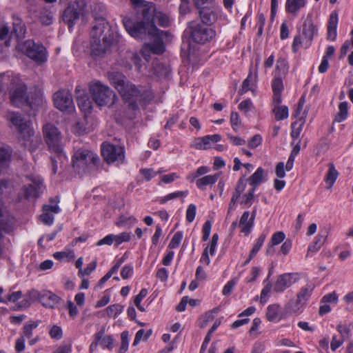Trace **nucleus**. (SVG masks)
<instances>
[{
  "instance_id": "1",
  "label": "nucleus",
  "mask_w": 353,
  "mask_h": 353,
  "mask_svg": "<svg viewBox=\"0 0 353 353\" xmlns=\"http://www.w3.org/2000/svg\"><path fill=\"white\" fill-rule=\"evenodd\" d=\"M7 93L9 95L10 104L15 108L26 105L34 109L43 103L41 94L30 97L26 85L19 77L9 72H3L0 74V98H3Z\"/></svg>"
},
{
  "instance_id": "2",
  "label": "nucleus",
  "mask_w": 353,
  "mask_h": 353,
  "mask_svg": "<svg viewBox=\"0 0 353 353\" xmlns=\"http://www.w3.org/2000/svg\"><path fill=\"white\" fill-rule=\"evenodd\" d=\"M123 23L128 34L137 39H143L147 34L155 36L151 43H148L145 47L149 48L154 54H160L165 51V46L162 37L167 32L159 30L153 21L145 23L144 21H133L128 17L123 19Z\"/></svg>"
},
{
  "instance_id": "3",
  "label": "nucleus",
  "mask_w": 353,
  "mask_h": 353,
  "mask_svg": "<svg viewBox=\"0 0 353 353\" xmlns=\"http://www.w3.org/2000/svg\"><path fill=\"white\" fill-rule=\"evenodd\" d=\"M127 110L126 117L130 119L135 117L139 108L149 104L154 99V93L151 90L142 85H136L130 82L119 92Z\"/></svg>"
},
{
  "instance_id": "4",
  "label": "nucleus",
  "mask_w": 353,
  "mask_h": 353,
  "mask_svg": "<svg viewBox=\"0 0 353 353\" xmlns=\"http://www.w3.org/2000/svg\"><path fill=\"white\" fill-rule=\"evenodd\" d=\"M90 37L91 52L94 57H103L109 52L114 42L111 28L104 18L96 19Z\"/></svg>"
},
{
  "instance_id": "5",
  "label": "nucleus",
  "mask_w": 353,
  "mask_h": 353,
  "mask_svg": "<svg viewBox=\"0 0 353 353\" xmlns=\"http://www.w3.org/2000/svg\"><path fill=\"white\" fill-rule=\"evenodd\" d=\"M6 119L16 128L24 141L23 144L25 148L33 152L39 147L41 139L34 136V132L30 120L25 119L21 113L14 111H8Z\"/></svg>"
},
{
  "instance_id": "6",
  "label": "nucleus",
  "mask_w": 353,
  "mask_h": 353,
  "mask_svg": "<svg viewBox=\"0 0 353 353\" xmlns=\"http://www.w3.org/2000/svg\"><path fill=\"white\" fill-rule=\"evenodd\" d=\"M43 133L49 150L55 155L50 157L52 171L53 174H55L57 172L58 161H62L65 159L63 153L61 134L59 129L52 123H46L43 127Z\"/></svg>"
},
{
  "instance_id": "7",
  "label": "nucleus",
  "mask_w": 353,
  "mask_h": 353,
  "mask_svg": "<svg viewBox=\"0 0 353 353\" xmlns=\"http://www.w3.org/2000/svg\"><path fill=\"white\" fill-rule=\"evenodd\" d=\"M72 166L76 172L82 174L92 170L101 171L102 164L99 157L91 150L79 149L72 158Z\"/></svg>"
},
{
  "instance_id": "8",
  "label": "nucleus",
  "mask_w": 353,
  "mask_h": 353,
  "mask_svg": "<svg viewBox=\"0 0 353 353\" xmlns=\"http://www.w3.org/2000/svg\"><path fill=\"white\" fill-rule=\"evenodd\" d=\"M89 91L93 101L98 106H112L118 99L115 92L99 81L90 82Z\"/></svg>"
},
{
  "instance_id": "9",
  "label": "nucleus",
  "mask_w": 353,
  "mask_h": 353,
  "mask_svg": "<svg viewBox=\"0 0 353 353\" xmlns=\"http://www.w3.org/2000/svg\"><path fill=\"white\" fill-rule=\"evenodd\" d=\"M314 290V285L312 283H307L301 288L298 292L296 298L290 299L284 307L286 314H295L301 312L307 302L311 297Z\"/></svg>"
},
{
  "instance_id": "10",
  "label": "nucleus",
  "mask_w": 353,
  "mask_h": 353,
  "mask_svg": "<svg viewBox=\"0 0 353 353\" xmlns=\"http://www.w3.org/2000/svg\"><path fill=\"white\" fill-rule=\"evenodd\" d=\"M39 300V302L46 307H54L60 301V298L55 294L50 291L39 292L32 290L26 294L25 298L19 303V308L27 307L30 306V301Z\"/></svg>"
},
{
  "instance_id": "11",
  "label": "nucleus",
  "mask_w": 353,
  "mask_h": 353,
  "mask_svg": "<svg viewBox=\"0 0 353 353\" xmlns=\"http://www.w3.org/2000/svg\"><path fill=\"white\" fill-rule=\"evenodd\" d=\"M85 0H74L69 3L62 13V20L68 25L69 30L72 29L76 21L87 12Z\"/></svg>"
},
{
  "instance_id": "12",
  "label": "nucleus",
  "mask_w": 353,
  "mask_h": 353,
  "mask_svg": "<svg viewBox=\"0 0 353 353\" xmlns=\"http://www.w3.org/2000/svg\"><path fill=\"white\" fill-rule=\"evenodd\" d=\"M186 30L190 34L192 40L200 44L210 41L216 36V32L212 28L198 21L189 22Z\"/></svg>"
},
{
  "instance_id": "13",
  "label": "nucleus",
  "mask_w": 353,
  "mask_h": 353,
  "mask_svg": "<svg viewBox=\"0 0 353 353\" xmlns=\"http://www.w3.org/2000/svg\"><path fill=\"white\" fill-rule=\"evenodd\" d=\"M18 49L38 63H43L47 60L46 48L41 43H35L33 40L28 39L19 43Z\"/></svg>"
},
{
  "instance_id": "14",
  "label": "nucleus",
  "mask_w": 353,
  "mask_h": 353,
  "mask_svg": "<svg viewBox=\"0 0 353 353\" xmlns=\"http://www.w3.org/2000/svg\"><path fill=\"white\" fill-rule=\"evenodd\" d=\"M101 150L103 160L108 164L115 163L116 165H119L123 163L125 159L123 147L109 143H103L101 146Z\"/></svg>"
},
{
  "instance_id": "15",
  "label": "nucleus",
  "mask_w": 353,
  "mask_h": 353,
  "mask_svg": "<svg viewBox=\"0 0 353 353\" xmlns=\"http://www.w3.org/2000/svg\"><path fill=\"white\" fill-rule=\"evenodd\" d=\"M54 106L62 112H70L74 109L71 93L65 90H59L53 95Z\"/></svg>"
},
{
  "instance_id": "16",
  "label": "nucleus",
  "mask_w": 353,
  "mask_h": 353,
  "mask_svg": "<svg viewBox=\"0 0 353 353\" xmlns=\"http://www.w3.org/2000/svg\"><path fill=\"white\" fill-rule=\"evenodd\" d=\"M39 323L40 321H28L23 325L22 333L15 342V350L18 353L24 350L26 338L30 339L32 336L33 330L39 326Z\"/></svg>"
},
{
  "instance_id": "17",
  "label": "nucleus",
  "mask_w": 353,
  "mask_h": 353,
  "mask_svg": "<svg viewBox=\"0 0 353 353\" xmlns=\"http://www.w3.org/2000/svg\"><path fill=\"white\" fill-rule=\"evenodd\" d=\"M299 279L298 273H284L278 276L276 281L273 290L275 292H283L285 289L290 288Z\"/></svg>"
},
{
  "instance_id": "18",
  "label": "nucleus",
  "mask_w": 353,
  "mask_h": 353,
  "mask_svg": "<svg viewBox=\"0 0 353 353\" xmlns=\"http://www.w3.org/2000/svg\"><path fill=\"white\" fill-rule=\"evenodd\" d=\"M29 179L32 183L23 188L24 196L26 199L30 197L37 198L43 189V180L39 176H30Z\"/></svg>"
},
{
  "instance_id": "19",
  "label": "nucleus",
  "mask_w": 353,
  "mask_h": 353,
  "mask_svg": "<svg viewBox=\"0 0 353 353\" xmlns=\"http://www.w3.org/2000/svg\"><path fill=\"white\" fill-rule=\"evenodd\" d=\"M199 14L203 24L211 26L217 19L219 9L215 6H201Z\"/></svg>"
},
{
  "instance_id": "20",
  "label": "nucleus",
  "mask_w": 353,
  "mask_h": 353,
  "mask_svg": "<svg viewBox=\"0 0 353 353\" xmlns=\"http://www.w3.org/2000/svg\"><path fill=\"white\" fill-rule=\"evenodd\" d=\"M108 79L110 83L119 92L123 90L129 81L125 76L119 72H110L108 74Z\"/></svg>"
},
{
  "instance_id": "21",
  "label": "nucleus",
  "mask_w": 353,
  "mask_h": 353,
  "mask_svg": "<svg viewBox=\"0 0 353 353\" xmlns=\"http://www.w3.org/2000/svg\"><path fill=\"white\" fill-rule=\"evenodd\" d=\"M77 101L79 108L85 112H90L92 109V102L90 101L88 95L80 90V86L76 87Z\"/></svg>"
},
{
  "instance_id": "22",
  "label": "nucleus",
  "mask_w": 353,
  "mask_h": 353,
  "mask_svg": "<svg viewBox=\"0 0 353 353\" xmlns=\"http://www.w3.org/2000/svg\"><path fill=\"white\" fill-rule=\"evenodd\" d=\"M12 30L11 31L12 35L19 39L24 38L26 33V25L22 19L16 14H13L12 16Z\"/></svg>"
},
{
  "instance_id": "23",
  "label": "nucleus",
  "mask_w": 353,
  "mask_h": 353,
  "mask_svg": "<svg viewBox=\"0 0 353 353\" xmlns=\"http://www.w3.org/2000/svg\"><path fill=\"white\" fill-rule=\"evenodd\" d=\"M142 15L143 19L141 21H144L145 23L153 21L154 23L157 22L160 26L163 28L169 26L170 21L168 17L162 12L156 13L152 16V18H150L151 14L150 13H146V11L144 10Z\"/></svg>"
},
{
  "instance_id": "24",
  "label": "nucleus",
  "mask_w": 353,
  "mask_h": 353,
  "mask_svg": "<svg viewBox=\"0 0 353 353\" xmlns=\"http://www.w3.org/2000/svg\"><path fill=\"white\" fill-rule=\"evenodd\" d=\"M12 150L8 145L0 143V174L7 169L11 160Z\"/></svg>"
},
{
  "instance_id": "25",
  "label": "nucleus",
  "mask_w": 353,
  "mask_h": 353,
  "mask_svg": "<svg viewBox=\"0 0 353 353\" xmlns=\"http://www.w3.org/2000/svg\"><path fill=\"white\" fill-rule=\"evenodd\" d=\"M338 24V13L333 11L330 15L327 23V39L332 41H335L337 35L336 28Z\"/></svg>"
},
{
  "instance_id": "26",
  "label": "nucleus",
  "mask_w": 353,
  "mask_h": 353,
  "mask_svg": "<svg viewBox=\"0 0 353 353\" xmlns=\"http://www.w3.org/2000/svg\"><path fill=\"white\" fill-rule=\"evenodd\" d=\"M317 28L314 24L312 17L308 16L303 25V35L305 39H307L309 42H311L314 38V34L317 33Z\"/></svg>"
},
{
  "instance_id": "27",
  "label": "nucleus",
  "mask_w": 353,
  "mask_h": 353,
  "mask_svg": "<svg viewBox=\"0 0 353 353\" xmlns=\"http://www.w3.org/2000/svg\"><path fill=\"white\" fill-rule=\"evenodd\" d=\"M307 0H286L285 10L287 12L296 16L300 9L304 8Z\"/></svg>"
},
{
  "instance_id": "28",
  "label": "nucleus",
  "mask_w": 353,
  "mask_h": 353,
  "mask_svg": "<svg viewBox=\"0 0 353 353\" xmlns=\"http://www.w3.org/2000/svg\"><path fill=\"white\" fill-rule=\"evenodd\" d=\"M254 221L250 218V212L245 211L239 221V226L241 228V232L244 233L245 235L249 234L252 228L254 225Z\"/></svg>"
},
{
  "instance_id": "29",
  "label": "nucleus",
  "mask_w": 353,
  "mask_h": 353,
  "mask_svg": "<svg viewBox=\"0 0 353 353\" xmlns=\"http://www.w3.org/2000/svg\"><path fill=\"white\" fill-rule=\"evenodd\" d=\"M328 170L326 174L324 176V181L328 183V189H330L334 184L336 180L337 179L339 173L336 170L334 167V165L332 163H329L327 164Z\"/></svg>"
},
{
  "instance_id": "30",
  "label": "nucleus",
  "mask_w": 353,
  "mask_h": 353,
  "mask_svg": "<svg viewBox=\"0 0 353 353\" xmlns=\"http://www.w3.org/2000/svg\"><path fill=\"white\" fill-rule=\"evenodd\" d=\"M219 177V174L206 175L196 181V186L201 190H204L207 185H214Z\"/></svg>"
},
{
  "instance_id": "31",
  "label": "nucleus",
  "mask_w": 353,
  "mask_h": 353,
  "mask_svg": "<svg viewBox=\"0 0 353 353\" xmlns=\"http://www.w3.org/2000/svg\"><path fill=\"white\" fill-rule=\"evenodd\" d=\"M264 174V170L261 167H259L256 172L248 178V181L252 188L256 190V187L261 184L263 181Z\"/></svg>"
},
{
  "instance_id": "32",
  "label": "nucleus",
  "mask_w": 353,
  "mask_h": 353,
  "mask_svg": "<svg viewBox=\"0 0 353 353\" xmlns=\"http://www.w3.org/2000/svg\"><path fill=\"white\" fill-rule=\"evenodd\" d=\"M256 74H254L252 69H250L247 78L243 81L241 88L239 90L240 94H243L252 90V87L256 82Z\"/></svg>"
},
{
  "instance_id": "33",
  "label": "nucleus",
  "mask_w": 353,
  "mask_h": 353,
  "mask_svg": "<svg viewBox=\"0 0 353 353\" xmlns=\"http://www.w3.org/2000/svg\"><path fill=\"white\" fill-rule=\"evenodd\" d=\"M288 72V61L283 59L280 58L277 60L276 64V69L274 71V76L284 77Z\"/></svg>"
},
{
  "instance_id": "34",
  "label": "nucleus",
  "mask_w": 353,
  "mask_h": 353,
  "mask_svg": "<svg viewBox=\"0 0 353 353\" xmlns=\"http://www.w3.org/2000/svg\"><path fill=\"white\" fill-rule=\"evenodd\" d=\"M49 204L43 205V211H49L55 214L60 212V208L58 205L59 203V197L56 196L49 199Z\"/></svg>"
},
{
  "instance_id": "35",
  "label": "nucleus",
  "mask_w": 353,
  "mask_h": 353,
  "mask_svg": "<svg viewBox=\"0 0 353 353\" xmlns=\"http://www.w3.org/2000/svg\"><path fill=\"white\" fill-rule=\"evenodd\" d=\"M273 112L277 121L283 120L288 117V108L286 105H275Z\"/></svg>"
},
{
  "instance_id": "36",
  "label": "nucleus",
  "mask_w": 353,
  "mask_h": 353,
  "mask_svg": "<svg viewBox=\"0 0 353 353\" xmlns=\"http://www.w3.org/2000/svg\"><path fill=\"white\" fill-rule=\"evenodd\" d=\"M285 238V234L283 232H276L273 234L270 242L269 243L270 248L267 250V253L271 252L272 248L274 245L280 244Z\"/></svg>"
},
{
  "instance_id": "37",
  "label": "nucleus",
  "mask_w": 353,
  "mask_h": 353,
  "mask_svg": "<svg viewBox=\"0 0 353 353\" xmlns=\"http://www.w3.org/2000/svg\"><path fill=\"white\" fill-rule=\"evenodd\" d=\"M280 305L278 304L270 305L267 308L266 318L269 321H275L279 314Z\"/></svg>"
},
{
  "instance_id": "38",
  "label": "nucleus",
  "mask_w": 353,
  "mask_h": 353,
  "mask_svg": "<svg viewBox=\"0 0 353 353\" xmlns=\"http://www.w3.org/2000/svg\"><path fill=\"white\" fill-rule=\"evenodd\" d=\"M339 109V111L335 117V121L337 122H341L344 121L347 117V103L345 101L340 103Z\"/></svg>"
},
{
  "instance_id": "39",
  "label": "nucleus",
  "mask_w": 353,
  "mask_h": 353,
  "mask_svg": "<svg viewBox=\"0 0 353 353\" xmlns=\"http://www.w3.org/2000/svg\"><path fill=\"white\" fill-rule=\"evenodd\" d=\"M336 330L341 335V338L343 340H347L351 335L350 325H347L346 323H339L336 325Z\"/></svg>"
},
{
  "instance_id": "40",
  "label": "nucleus",
  "mask_w": 353,
  "mask_h": 353,
  "mask_svg": "<svg viewBox=\"0 0 353 353\" xmlns=\"http://www.w3.org/2000/svg\"><path fill=\"white\" fill-rule=\"evenodd\" d=\"M325 239L326 236L319 234L316 237V241L309 245L308 252H317L320 249L321 245L324 243Z\"/></svg>"
},
{
  "instance_id": "41",
  "label": "nucleus",
  "mask_w": 353,
  "mask_h": 353,
  "mask_svg": "<svg viewBox=\"0 0 353 353\" xmlns=\"http://www.w3.org/2000/svg\"><path fill=\"white\" fill-rule=\"evenodd\" d=\"M123 310V306L120 304H113L106 308L107 314L110 317L117 318Z\"/></svg>"
},
{
  "instance_id": "42",
  "label": "nucleus",
  "mask_w": 353,
  "mask_h": 353,
  "mask_svg": "<svg viewBox=\"0 0 353 353\" xmlns=\"http://www.w3.org/2000/svg\"><path fill=\"white\" fill-rule=\"evenodd\" d=\"M22 297L21 291H10L4 296V303H15Z\"/></svg>"
},
{
  "instance_id": "43",
  "label": "nucleus",
  "mask_w": 353,
  "mask_h": 353,
  "mask_svg": "<svg viewBox=\"0 0 353 353\" xmlns=\"http://www.w3.org/2000/svg\"><path fill=\"white\" fill-rule=\"evenodd\" d=\"M105 334V330L102 329L99 332H97L94 336V341L90 345V353H92L99 345V342L103 335Z\"/></svg>"
},
{
  "instance_id": "44",
  "label": "nucleus",
  "mask_w": 353,
  "mask_h": 353,
  "mask_svg": "<svg viewBox=\"0 0 353 353\" xmlns=\"http://www.w3.org/2000/svg\"><path fill=\"white\" fill-rule=\"evenodd\" d=\"M339 296L335 291L324 295L321 300V303H334L336 304L338 302Z\"/></svg>"
},
{
  "instance_id": "45",
  "label": "nucleus",
  "mask_w": 353,
  "mask_h": 353,
  "mask_svg": "<svg viewBox=\"0 0 353 353\" xmlns=\"http://www.w3.org/2000/svg\"><path fill=\"white\" fill-rule=\"evenodd\" d=\"M246 187V182L244 176L241 177L236 184L233 196L239 198L241 194L244 192Z\"/></svg>"
},
{
  "instance_id": "46",
  "label": "nucleus",
  "mask_w": 353,
  "mask_h": 353,
  "mask_svg": "<svg viewBox=\"0 0 353 353\" xmlns=\"http://www.w3.org/2000/svg\"><path fill=\"white\" fill-rule=\"evenodd\" d=\"M254 192H255V189H253V188L250 189L248 192L245 194L243 196V199L241 201V203L245 205H247L248 207L251 206V205L252 204V202L254 201Z\"/></svg>"
},
{
  "instance_id": "47",
  "label": "nucleus",
  "mask_w": 353,
  "mask_h": 353,
  "mask_svg": "<svg viewBox=\"0 0 353 353\" xmlns=\"http://www.w3.org/2000/svg\"><path fill=\"white\" fill-rule=\"evenodd\" d=\"M265 239V235L263 234L260 235V236L257 239L256 243L254 245V247L250 252V258H253L257 254V252L262 247Z\"/></svg>"
},
{
  "instance_id": "48",
  "label": "nucleus",
  "mask_w": 353,
  "mask_h": 353,
  "mask_svg": "<svg viewBox=\"0 0 353 353\" xmlns=\"http://www.w3.org/2000/svg\"><path fill=\"white\" fill-rule=\"evenodd\" d=\"M183 239V233L181 231L176 232L172 239H171L168 248L170 249H174L179 247L180 243Z\"/></svg>"
},
{
  "instance_id": "49",
  "label": "nucleus",
  "mask_w": 353,
  "mask_h": 353,
  "mask_svg": "<svg viewBox=\"0 0 353 353\" xmlns=\"http://www.w3.org/2000/svg\"><path fill=\"white\" fill-rule=\"evenodd\" d=\"M283 78L281 77H277L274 76L272 83V88L273 92H281L283 89Z\"/></svg>"
},
{
  "instance_id": "50",
  "label": "nucleus",
  "mask_w": 353,
  "mask_h": 353,
  "mask_svg": "<svg viewBox=\"0 0 353 353\" xmlns=\"http://www.w3.org/2000/svg\"><path fill=\"white\" fill-rule=\"evenodd\" d=\"M114 339L112 336H103L99 342V345L103 348L106 347L111 350L114 346Z\"/></svg>"
},
{
  "instance_id": "51",
  "label": "nucleus",
  "mask_w": 353,
  "mask_h": 353,
  "mask_svg": "<svg viewBox=\"0 0 353 353\" xmlns=\"http://www.w3.org/2000/svg\"><path fill=\"white\" fill-rule=\"evenodd\" d=\"M54 215L49 211H43L40 215V219L45 225H51L54 222Z\"/></svg>"
},
{
  "instance_id": "52",
  "label": "nucleus",
  "mask_w": 353,
  "mask_h": 353,
  "mask_svg": "<svg viewBox=\"0 0 353 353\" xmlns=\"http://www.w3.org/2000/svg\"><path fill=\"white\" fill-rule=\"evenodd\" d=\"M128 332L124 331L121 333V345L119 348V353H125L128 348Z\"/></svg>"
},
{
  "instance_id": "53",
  "label": "nucleus",
  "mask_w": 353,
  "mask_h": 353,
  "mask_svg": "<svg viewBox=\"0 0 353 353\" xmlns=\"http://www.w3.org/2000/svg\"><path fill=\"white\" fill-rule=\"evenodd\" d=\"M52 19L53 17L50 12L43 11L40 13L39 21L43 25L48 26L51 24Z\"/></svg>"
},
{
  "instance_id": "54",
  "label": "nucleus",
  "mask_w": 353,
  "mask_h": 353,
  "mask_svg": "<svg viewBox=\"0 0 353 353\" xmlns=\"http://www.w3.org/2000/svg\"><path fill=\"white\" fill-rule=\"evenodd\" d=\"M130 233L129 232H122L119 234L114 235V242L117 245H120L123 242H128L130 240Z\"/></svg>"
},
{
  "instance_id": "55",
  "label": "nucleus",
  "mask_w": 353,
  "mask_h": 353,
  "mask_svg": "<svg viewBox=\"0 0 353 353\" xmlns=\"http://www.w3.org/2000/svg\"><path fill=\"white\" fill-rule=\"evenodd\" d=\"M196 207L194 204H190L186 210V220L189 223H192L196 215Z\"/></svg>"
},
{
  "instance_id": "56",
  "label": "nucleus",
  "mask_w": 353,
  "mask_h": 353,
  "mask_svg": "<svg viewBox=\"0 0 353 353\" xmlns=\"http://www.w3.org/2000/svg\"><path fill=\"white\" fill-rule=\"evenodd\" d=\"M262 137L260 134L253 136L248 143V145L251 149H254L261 144Z\"/></svg>"
},
{
  "instance_id": "57",
  "label": "nucleus",
  "mask_w": 353,
  "mask_h": 353,
  "mask_svg": "<svg viewBox=\"0 0 353 353\" xmlns=\"http://www.w3.org/2000/svg\"><path fill=\"white\" fill-rule=\"evenodd\" d=\"M140 172L143 175L145 179L148 181L161 172H155L151 168H144L140 170Z\"/></svg>"
},
{
  "instance_id": "58",
  "label": "nucleus",
  "mask_w": 353,
  "mask_h": 353,
  "mask_svg": "<svg viewBox=\"0 0 353 353\" xmlns=\"http://www.w3.org/2000/svg\"><path fill=\"white\" fill-rule=\"evenodd\" d=\"M237 281L236 279H232L229 281L223 287L222 293L223 295H229L233 290L234 287L236 285Z\"/></svg>"
},
{
  "instance_id": "59",
  "label": "nucleus",
  "mask_w": 353,
  "mask_h": 353,
  "mask_svg": "<svg viewBox=\"0 0 353 353\" xmlns=\"http://www.w3.org/2000/svg\"><path fill=\"white\" fill-rule=\"evenodd\" d=\"M53 256L54 259L61 261L64 259L69 260L74 257L73 252H57L54 253Z\"/></svg>"
},
{
  "instance_id": "60",
  "label": "nucleus",
  "mask_w": 353,
  "mask_h": 353,
  "mask_svg": "<svg viewBox=\"0 0 353 353\" xmlns=\"http://www.w3.org/2000/svg\"><path fill=\"white\" fill-rule=\"evenodd\" d=\"M114 234H108L107 236H105L104 238H103L102 239L99 240L97 243V246H101V245H110L112 244L113 242H114Z\"/></svg>"
},
{
  "instance_id": "61",
  "label": "nucleus",
  "mask_w": 353,
  "mask_h": 353,
  "mask_svg": "<svg viewBox=\"0 0 353 353\" xmlns=\"http://www.w3.org/2000/svg\"><path fill=\"white\" fill-rule=\"evenodd\" d=\"M49 334L52 338L59 339L62 337V330L60 327L54 325L50 329Z\"/></svg>"
},
{
  "instance_id": "62",
  "label": "nucleus",
  "mask_w": 353,
  "mask_h": 353,
  "mask_svg": "<svg viewBox=\"0 0 353 353\" xmlns=\"http://www.w3.org/2000/svg\"><path fill=\"white\" fill-rule=\"evenodd\" d=\"M96 266L97 261H93L91 263H90L85 269L79 270V273L82 275H89L96 268Z\"/></svg>"
},
{
  "instance_id": "63",
  "label": "nucleus",
  "mask_w": 353,
  "mask_h": 353,
  "mask_svg": "<svg viewBox=\"0 0 353 353\" xmlns=\"http://www.w3.org/2000/svg\"><path fill=\"white\" fill-rule=\"evenodd\" d=\"M345 341L343 339H338L336 335H334L332 339L330 348L332 351H335L339 348Z\"/></svg>"
},
{
  "instance_id": "64",
  "label": "nucleus",
  "mask_w": 353,
  "mask_h": 353,
  "mask_svg": "<svg viewBox=\"0 0 353 353\" xmlns=\"http://www.w3.org/2000/svg\"><path fill=\"white\" fill-rule=\"evenodd\" d=\"M343 301L349 310H353V290L343 296Z\"/></svg>"
}]
</instances>
